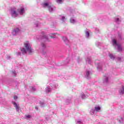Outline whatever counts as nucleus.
Wrapping results in <instances>:
<instances>
[{
  "instance_id": "obj_1",
  "label": "nucleus",
  "mask_w": 124,
  "mask_h": 124,
  "mask_svg": "<svg viewBox=\"0 0 124 124\" xmlns=\"http://www.w3.org/2000/svg\"><path fill=\"white\" fill-rule=\"evenodd\" d=\"M24 46L25 48H23L21 49V52L23 55H26V54H27V52H28L29 54L32 53V49L31 48V44L29 43V42L24 43Z\"/></svg>"
},
{
  "instance_id": "obj_2",
  "label": "nucleus",
  "mask_w": 124,
  "mask_h": 124,
  "mask_svg": "<svg viewBox=\"0 0 124 124\" xmlns=\"http://www.w3.org/2000/svg\"><path fill=\"white\" fill-rule=\"evenodd\" d=\"M42 34L43 36L41 38V40H42V41H47L48 42H50V41H51V40H50L49 39V37L46 35V34H44V32H42Z\"/></svg>"
},
{
  "instance_id": "obj_3",
  "label": "nucleus",
  "mask_w": 124,
  "mask_h": 124,
  "mask_svg": "<svg viewBox=\"0 0 124 124\" xmlns=\"http://www.w3.org/2000/svg\"><path fill=\"white\" fill-rule=\"evenodd\" d=\"M91 75H92V72L90 71H86L85 78H86V79H91Z\"/></svg>"
},
{
  "instance_id": "obj_4",
  "label": "nucleus",
  "mask_w": 124,
  "mask_h": 124,
  "mask_svg": "<svg viewBox=\"0 0 124 124\" xmlns=\"http://www.w3.org/2000/svg\"><path fill=\"white\" fill-rule=\"evenodd\" d=\"M103 82L104 84H108V82H109V78L107 75L104 77Z\"/></svg>"
},
{
  "instance_id": "obj_5",
  "label": "nucleus",
  "mask_w": 124,
  "mask_h": 124,
  "mask_svg": "<svg viewBox=\"0 0 124 124\" xmlns=\"http://www.w3.org/2000/svg\"><path fill=\"white\" fill-rule=\"evenodd\" d=\"M62 40L64 41L65 44H66V45H68V44H69V40H68V39H67V37H66V36H63Z\"/></svg>"
},
{
  "instance_id": "obj_6",
  "label": "nucleus",
  "mask_w": 124,
  "mask_h": 124,
  "mask_svg": "<svg viewBox=\"0 0 124 124\" xmlns=\"http://www.w3.org/2000/svg\"><path fill=\"white\" fill-rule=\"evenodd\" d=\"M12 103L13 104L14 106H15L16 112H19V110H20V108H19V105H17V103H16V102L13 101Z\"/></svg>"
},
{
  "instance_id": "obj_7",
  "label": "nucleus",
  "mask_w": 124,
  "mask_h": 124,
  "mask_svg": "<svg viewBox=\"0 0 124 124\" xmlns=\"http://www.w3.org/2000/svg\"><path fill=\"white\" fill-rule=\"evenodd\" d=\"M97 69H98L99 71H101V70H102V63H98Z\"/></svg>"
},
{
  "instance_id": "obj_8",
  "label": "nucleus",
  "mask_w": 124,
  "mask_h": 124,
  "mask_svg": "<svg viewBox=\"0 0 124 124\" xmlns=\"http://www.w3.org/2000/svg\"><path fill=\"white\" fill-rule=\"evenodd\" d=\"M119 93H120V94H124V85H123L122 87L119 89Z\"/></svg>"
},
{
  "instance_id": "obj_9",
  "label": "nucleus",
  "mask_w": 124,
  "mask_h": 124,
  "mask_svg": "<svg viewBox=\"0 0 124 124\" xmlns=\"http://www.w3.org/2000/svg\"><path fill=\"white\" fill-rule=\"evenodd\" d=\"M38 103L40 104L41 107H45V105H46V104L44 101H39Z\"/></svg>"
},
{
  "instance_id": "obj_10",
  "label": "nucleus",
  "mask_w": 124,
  "mask_h": 124,
  "mask_svg": "<svg viewBox=\"0 0 124 124\" xmlns=\"http://www.w3.org/2000/svg\"><path fill=\"white\" fill-rule=\"evenodd\" d=\"M51 38H58V33H53L49 35Z\"/></svg>"
},
{
  "instance_id": "obj_11",
  "label": "nucleus",
  "mask_w": 124,
  "mask_h": 124,
  "mask_svg": "<svg viewBox=\"0 0 124 124\" xmlns=\"http://www.w3.org/2000/svg\"><path fill=\"white\" fill-rule=\"evenodd\" d=\"M12 34L13 36H16V35H19V34H20V31H12Z\"/></svg>"
},
{
  "instance_id": "obj_12",
  "label": "nucleus",
  "mask_w": 124,
  "mask_h": 124,
  "mask_svg": "<svg viewBox=\"0 0 124 124\" xmlns=\"http://www.w3.org/2000/svg\"><path fill=\"white\" fill-rule=\"evenodd\" d=\"M86 62L87 63L91 64L92 63V60L91 59V57H87L86 59Z\"/></svg>"
},
{
  "instance_id": "obj_13",
  "label": "nucleus",
  "mask_w": 124,
  "mask_h": 124,
  "mask_svg": "<svg viewBox=\"0 0 124 124\" xmlns=\"http://www.w3.org/2000/svg\"><path fill=\"white\" fill-rule=\"evenodd\" d=\"M90 113L91 115H94L96 114V111H95V109H94V108H92L90 110Z\"/></svg>"
},
{
  "instance_id": "obj_14",
  "label": "nucleus",
  "mask_w": 124,
  "mask_h": 124,
  "mask_svg": "<svg viewBox=\"0 0 124 124\" xmlns=\"http://www.w3.org/2000/svg\"><path fill=\"white\" fill-rule=\"evenodd\" d=\"M12 15H16V16H18V13L16 12V10H15V8L12 9Z\"/></svg>"
},
{
  "instance_id": "obj_15",
  "label": "nucleus",
  "mask_w": 124,
  "mask_h": 124,
  "mask_svg": "<svg viewBox=\"0 0 124 124\" xmlns=\"http://www.w3.org/2000/svg\"><path fill=\"white\" fill-rule=\"evenodd\" d=\"M94 109H95V111H96V113L100 111L101 108H100V107L99 106H95Z\"/></svg>"
},
{
  "instance_id": "obj_16",
  "label": "nucleus",
  "mask_w": 124,
  "mask_h": 124,
  "mask_svg": "<svg viewBox=\"0 0 124 124\" xmlns=\"http://www.w3.org/2000/svg\"><path fill=\"white\" fill-rule=\"evenodd\" d=\"M112 44L113 46H117L119 45L117 42V40L115 39H112Z\"/></svg>"
},
{
  "instance_id": "obj_17",
  "label": "nucleus",
  "mask_w": 124,
  "mask_h": 124,
  "mask_svg": "<svg viewBox=\"0 0 124 124\" xmlns=\"http://www.w3.org/2000/svg\"><path fill=\"white\" fill-rule=\"evenodd\" d=\"M17 11L18 12H19L20 13V14L21 15H23V14L24 13V12H25V9L24 8H21L20 10L19 9H17Z\"/></svg>"
},
{
  "instance_id": "obj_18",
  "label": "nucleus",
  "mask_w": 124,
  "mask_h": 124,
  "mask_svg": "<svg viewBox=\"0 0 124 124\" xmlns=\"http://www.w3.org/2000/svg\"><path fill=\"white\" fill-rule=\"evenodd\" d=\"M117 121H118L119 123H123L124 122V118L121 116H119L117 118Z\"/></svg>"
},
{
  "instance_id": "obj_19",
  "label": "nucleus",
  "mask_w": 124,
  "mask_h": 124,
  "mask_svg": "<svg viewBox=\"0 0 124 124\" xmlns=\"http://www.w3.org/2000/svg\"><path fill=\"white\" fill-rule=\"evenodd\" d=\"M52 91V89L49 87H47L46 88V93H50V92Z\"/></svg>"
},
{
  "instance_id": "obj_20",
  "label": "nucleus",
  "mask_w": 124,
  "mask_h": 124,
  "mask_svg": "<svg viewBox=\"0 0 124 124\" xmlns=\"http://www.w3.org/2000/svg\"><path fill=\"white\" fill-rule=\"evenodd\" d=\"M41 46L43 50H44V49H46V45L45 44V43H42Z\"/></svg>"
},
{
  "instance_id": "obj_21",
  "label": "nucleus",
  "mask_w": 124,
  "mask_h": 124,
  "mask_svg": "<svg viewBox=\"0 0 124 124\" xmlns=\"http://www.w3.org/2000/svg\"><path fill=\"white\" fill-rule=\"evenodd\" d=\"M117 46V50L118 52H122V46H121V45H118Z\"/></svg>"
},
{
  "instance_id": "obj_22",
  "label": "nucleus",
  "mask_w": 124,
  "mask_h": 124,
  "mask_svg": "<svg viewBox=\"0 0 124 124\" xmlns=\"http://www.w3.org/2000/svg\"><path fill=\"white\" fill-rule=\"evenodd\" d=\"M76 123L77 124H83V122L80 119H78V120H76Z\"/></svg>"
},
{
  "instance_id": "obj_23",
  "label": "nucleus",
  "mask_w": 124,
  "mask_h": 124,
  "mask_svg": "<svg viewBox=\"0 0 124 124\" xmlns=\"http://www.w3.org/2000/svg\"><path fill=\"white\" fill-rule=\"evenodd\" d=\"M85 36L86 38H89V37H90V32L89 31L85 32Z\"/></svg>"
},
{
  "instance_id": "obj_24",
  "label": "nucleus",
  "mask_w": 124,
  "mask_h": 124,
  "mask_svg": "<svg viewBox=\"0 0 124 124\" xmlns=\"http://www.w3.org/2000/svg\"><path fill=\"white\" fill-rule=\"evenodd\" d=\"M109 57L110 59H111V60H115V57L114 56V55H113V54H109Z\"/></svg>"
},
{
  "instance_id": "obj_25",
  "label": "nucleus",
  "mask_w": 124,
  "mask_h": 124,
  "mask_svg": "<svg viewBox=\"0 0 124 124\" xmlns=\"http://www.w3.org/2000/svg\"><path fill=\"white\" fill-rule=\"evenodd\" d=\"M57 87H58V84H53L51 86V88L52 89H57Z\"/></svg>"
},
{
  "instance_id": "obj_26",
  "label": "nucleus",
  "mask_w": 124,
  "mask_h": 124,
  "mask_svg": "<svg viewBox=\"0 0 124 124\" xmlns=\"http://www.w3.org/2000/svg\"><path fill=\"white\" fill-rule=\"evenodd\" d=\"M81 98H82V99H85V98H86V95H85V94L84 93H82L81 95Z\"/></svg>"
},
{
  "instance_id": "obj_27",
  "label": "nucleus",
  "mask_w": 124,
  "mask_h": 124,
  "mask_svg": "<svg viewBox=\"0 0 124 124\" xmlns=\"http://www.w3.org/2000/svg\"><path fill=\"white\" fill-rule=\"evenodd\" d=\"M48 8L49 12H52V11H53V8H52V7L51 6H49Z\"/></svg>"
},
{
  "instance_id": "obj_28",
  "label": "nucleus",
  "mask_w": 124,
  "mask_h": 124,
  "mask_svg": "<svg viewBox=\"0 0 124 124\" xmlns=\"http://www.w3.org/2000/svg\"><path fill=\"white\" fill-rule=\"evenodd\" d=\"M118 39L119 40H122L123 38L122 37V34H118Z\"/></svg>"
},
{
  "instance_id": "obj_29",
  "label": "nucleus",
  "mask_w": 124,
  "mask_h": 124,
  "mask_svg": "<svg viewBox=\"0 0 124 124\" xmlns=\"http://www.w3.org/2000/svg\"><path fill=\"white\" fill-rule=\"evenodd\" d=\"M56 1L58 2V3L62 4V2L63 1V0H56Z\"/></svg>"
},
{
  "instance_id": "obj_30",
  "label": "nucleus",
  "mask_w": 124,
  "mask_h": 124,
  "mask_svg": "<svg viewBox=\"0 0 124 124\" xmlns=\"http://www.w3.org/2000/svg\"><path fill=\"white\" fill-rule=\"evenodd\" d=\"M66 102L67 104H68V103H70V102H71V100L69 99H67L66 100Z\"/></svg>"
},
{
  "instance_id": "obj_31",
  "label": "nucleus",
  "mask_w": 124,
  "mask_h": 124,
  "mask_svg": "<svg viewBox=\"0 0 124 124\" xmlns=\"http://www.w3.org/2000/svg\"><path fill=\"white\" fill-rule=\"evenodd\" d=\"M71 23H75V19L72 18L70 19Z\"/></svg>"
},
{
  "instance_id": "obj_32",
  "label": "nucleus",
  "mask_w": 124,
  "mask_h": 124,
  "mask_svg": "<svg viewBox=\"0 0 124 124\" xmlns=\"http://www.w3.org/2000/svg\"><path fill=\"white\" fill-rule=\"evenodd\" d=\"M96 45L97 46H100V45H101V43L99 42H97L96 43Z\"/></svg>"
},
{
  "instance_id": "obj_33",
  "label": "nucleus",
  "mask_w": 124,
  "mask_h": 124,
  "mask_svg": "<svg viewBox=\"0 0 124 124\" xmlns=\"http://www.w3.org/2000/svg\"><path fill=\"white\" fill-rule=\"evenodd\" d=\"M12 74H13V76L16 77V72H15V71H13L12 72Z\"/></svg>"
},
{
  "instance_id": "obj_34",
  "label": "nucleus",
  "mask_w": 124,
  "mask_h": 124,
  "mask_svg": "<svg viewBox=\"0 0 124 124\" xmlns=\"http://www.w3.org/2000/svg\"><path fill=\"white\" fill-rule=\"evenodd\" d=\"M81 61H82V59L78 57V62H81Z\"/></svg>"
},
{
  "instance_id": "obj_35",
  "label": "nucleus",
  "mask_w": 124,
  "mask_h": 124,
  "mask_svg": "<svg viewBox=\"0 0 124 124\" xmlns=\"http://www.w3.org/2000/svg\"><path fill=\"white\" fill-rule=\"evenodd\" d=\"M21 52H16V55H17V56H21Z\"/></svg>"
},
{
  "instance_id": "obj_36",
  "label": "nucleus",
  "mask_w": 124,
  "mask_h": 124,
  "mask_svg": "<svg viewBox=\"0 0 124 124\" xmlns=\"http://www.w3.org/2000/svg\"><path fill=\"white\" fill-rule=\"evenodd\" d=\"M14 98L15 100H17V99H18V97L17 96H15Z\"/></svg>"
},
{
  "instance_id": "obj_37",
  "label": "nucleus",
  "mask_w": 124,
  "mask_h": 124,
  "mask_svg": "<svg viewBox=\"0 0 124 124\" xmlns=\"http://www.w3.org/2000/svg\"><path fill=\"white\" fill-rule=\"evenodd\" d=\"M48 3H44V6H48Z\"/></svg>"
},
{
  "instance_id": "obj_38",
  "label": "nucleus",
  "mask_w": 124,
  "mask_h": 124,
  "mask_svg": "<svg viewBox=\"0 0 124 124\" xmlns=\"http://www.w3.org/2000/svg\"><path fill=\"white\" fill-rule=\"evenodd\" d=\"M32 90L34 92L35 91H36V88H35L34 87H32Z\"/></svg>"
},
{
  "instance_id": "obj_39",
  "label": "nucleus",
  "mask_w": 124,
  "mask_h": 124,
  "mask_svg": "<svg viewBox=\"0 0 124 124\" xmlns=\"http://www.w3.org/2000/svg\"><path fill=\"white\" fill-rule=\"evenodd\" d=\"M117 60H118V61H121V60H122V58H121V57H118V58H117Z\"/></svg>"
},
{
  "instance_id": "obj_40",
  "label": "nucleus",
  "mask_w": 124,
  "mask_h": 124,
  "mask_svg": "<svg viewBox=\"0 0 124 124\" xmlns=\"http://www.w3.org/2000/svg\"><path fill=\"white\" fill-rule=\"evenodd\" d=\"M31 115H27V116H26V118H28V119H31Z\"/></svg>"
},
{
  "instance_id": "obj_41",
  "label": "nucleus",
  "mask_w": 124,
  "mask_h": 124,
  "mask_svg": "<svg viewBox=\"0 0 124 124\" xmlns=\"http://www.w3.org/2000/svg\"><path fill=\"white\" fill-rule=\"evenodd\" d=\"M10 56H8L7 57V59H8V60H9V59H10Z\"/></svg>"
},
{
  "instance_id": "obj_42",
  "label": "nucleus",
  "mask_w": 124,
  "mask_h": 124,
  "mask_svg": "<svg viewBox=\"0 0 124 124\" xmlns=\"http://www.w3.org/2000/svg\"><path fill=\"white\" fill-rule=\"evenodd\" d=\"M35 108L36 110H38V107L36 106Z\"/></svg>"
},
{
  "instance_id": "obj_43",
  "label": "nucleus",
  "mask_w": 124,
  "mask_h": 124,
  "mask_svg": "<svg viewBox=\"0 0 124 124\" xmlns=\"http://www.w3.org/2000/svg\"><path fill=\"white\" fill-rule=\"evenodd\" d=\"M20 31L19 28H16V31Z\"/></svg>"
},
{
  "instance_id": "obj_44",
  "label": "nucleus",
  "mask_w": 124,
  "mask_h": 124,
  "mask_svg": "<svg viewBox=\"0 0 124 124\" xmlns=\"http://www.w3.org/2000/svg\"><path fill=\"white\" fill-rule=\"evenodd\" d=\"M116 21H120V18H117Z\"/></svg>"
},
{
  "instance_id": "obj_45",
  "label": "nucleus",
  "mask_w": 124,
  "mask_h": 124,
  "mask_svg": "<svg viewBox=\"0 0 124 124\" xmlns=\"http://www.w3.org/2000/svg\"><path fill=\"white\" fill-rule=\"evenodd\" d=\"M66 62H68V59H66Z\"/></svg>"
},
{
  "instance_id": "obj_46",
  "label": "nucleus",
  "mask_w": 124,
  "mask_h": 124,
  "mask_svg": "<svg viewBox=\"0 0 124 124\" xmlns=\"http://www.w3.org/2000/svg\"><path fill=\"white\" fill-rule=\"evenodd\" d=\"M62 18V19H64L65 17H64V16H63Z\"/></svg>"
},
{
  "instance_id": "obj_47",
  "label": "nucleus",
  "mask_w": 124,
  "mask_h": 124,
  "mask_svg": "<svg viewBox=\"0 0 124 124\" xmlns=\"http://www.w3.org/2000/svg\"><path fill=\"white\" fill-rule=\"evenodd\" d=\"M75 101V102L76 103V100Z\"/></svg>"
}]
</instances>
